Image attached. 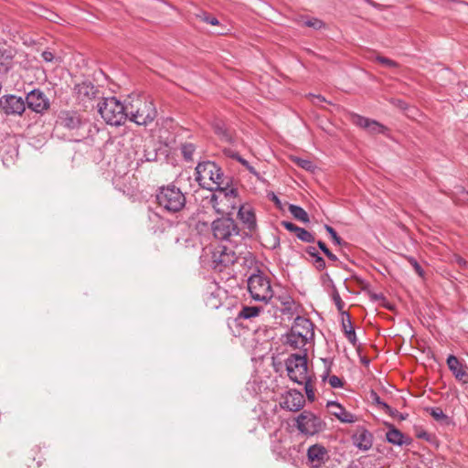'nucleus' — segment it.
I'll list each match as a JSON object with an SVG mask.
<instances>
[{
	"instance_id": "nucleus-6",
	"label": "nucleus",
	"mask_w": 468,
	"mask_h": 468,
	"mask_svg": "<svg viewBox=\"0 0 468 468\" xmlns=\"http://www.w3.org/2000/svg\"><path fill=\"white\" fill-rule=\"evenodd\" d=\"M285 366L289 378L297 384L302 385L312 378L308 374L306 350L303 354H291L285 360Z\"/></svg>"
},
{
	"instance_id": "nucleus-40",
	"label": "nucleus",
	"mask_w": 468,
	"mask_h": 468,
	"mask_svg": "<svg viewBox=\"0 0 468 468\" xmlns=\"http://www.w3.org/2000/svg\"><path fill=\"white\" fill-rule=\"evenodd\" d=\"M295 163L298 165V166L307 171H312L314 167L313 162L307 159L296 158Z\"/></svg>"
},
{
	"instance_id": "nucleus-53",
	"label": "nucleus",
	"mask_w": 468,
	"mask_h": 468,
	"mask_svg": "<svg viewBox=\"0 0 468 468\" xmlns=\"http://www.w3.org/2000/svg\"><path fill=\"white\" fill-rule=\"evenodd\" d=\"M417 436L418 438L424 439L427 441L431 440V435L427 431L419 432Z\"/></svg>"
},
{
	"instance_id": "nucleus-3",
	"label": "nucleus",
	"mask_w": 468,
	"mask_h": 468,
	"mask_svg": "<svg viewBox=\"0 0 468 468\" xmlns=\"http://www.w3.org/2000/svg\"><path fill=\"white\" fill-rule=\"evenodd\" d=\"M129 120L137 125L146 126L157 116V110L153 99L147 95H138L127 105Z\"/></svg>"
},
{
	"instance_id": "nucleus-56",
	"label": "nucleus",
	"mask_w": 468,
	"mask_h": 468,
	"mask_svg": "<svg viewBox=\"0 0 468 468\" xmlns=\"http://www.w3.org/2000/svg\"><path fill=\"white\" fill-rule=\"evenodd\" d=\"M237 161H238L239 163H240L244 167H247V166H249V165H250V163H249L247 160H245L243 157H241L240 155H239V157L237 159Z\"/></svg>"
},
{
	"instance_id": "nucleus-43",
	"label": "nucleus",
	"mask_w": 468,
	"mask_h": 468,
	"mask_svg": "<svg viewBox=\"0 0 468 468\" xmlns=\"http://www.w3.org/2000/svg\"><path fill=\"white\" fill-rule=\"evenodd\" d=\"M370 398L380 410L383 409V404H387L386 402L381 400L380 397L374 390L371 391Z\"/></svg>"
},
{
	"instance_id": "nucleus-39",
	"label": "nucleus",
	"mask_w": 468,
	"mask_h": 468,
	"mask_svg": "<svg viewBox=\"0 0 468 468\" xmlns=\"http://www.w3.org/2000/svg\"><path fill=\"white\" fill-rule=\"evenodd\" d=\"M325 230L330 235L331 239H333L334 243L336 245L342 244V239L338 236L337 232L335 230V229L329 225L324 226Z\"/></svg>"
},
{
	"instance_id": "nucleus-31",
	"label": "nucleus",
	"mask_w": 468,
	"mask_h": 468,
	"mask_svg": "<svg viewBox=\"0 0 468 468\" xmlns=\"http://www.w3.org/2000/svg\"><path fill=\"white\" fill-rule=\"evenodd\" d=\"M289 211L294 218L301 222L308 223L310 221L307 212L297 205H289Z\"/></svg>"
},
{
	"instance_id": "nucleus-13",
	"label": "nucleus",
	"mask_w": 468,
	"mask_h": 468,
	"mask_svg": "<svg viewBox=\"0 0 468 468\" xmlns=\"http://www.w3.org/2000/svg\"><path fill=\"white\" fill-rule=\"evenodd\" d=\"M351 122L370 134L385 133L388 131V128L378 121L361 116L356 113L351 116Z\"/></svg>"
},
{
	"instance_id": "nucleus-29",
	"label": "nucleus",
	"mask_w": 468,
	"mask_h": 468,
	"mask_svg": "<svg viewBox=\"0 0 468 468\" xmlns=\"http://www.w3.org/2000/svg\"><path fill=\"white\" fill-rule=\"evenodd\" d=\"M323 361L325 364V370H324V374L322 375L323 381H324L328 378V383L332 388H342L344 386V382L341 378H339L337 376H335V375L329 376L330 371H331L332 362H329L327 359H323Z\"/></svg>"
},
{
	"instance_id": "nucleus-8",
	"label": "nucleus",
	"mask_w": 468,
	"mask_h": 468,
	"mask_svg": "<svg viewBox=\"0 0 468 468\" xmlns=\"http://www.w3.org/2000/svg\"><path fill=\"white\" fill-rule=\"evenodd\" d=\"M296 427L302 433L314 435L324 431L326 423L313 412L303 410L296 419Z\"/></svg>"
},
{
	"instance_id": "nucleus-41",
	"label": "nucleus",
	"mask_w": 468,
	"mask_h": 468,
	"mask_svg": "<svg viewBox=\"0 0 468 468\" xmlns=\"http://www.w3.org/2000/svg\"><path fill=\"white\" fill-rule=\"evenodd\" d=\"M409 261L410 263L411 264V266L413 267L414 271L417 272V274L420 276V277H423L424 275V271L423 269L421 268V266L420 265V263L412 257H410L409 259Z\"/></svg>"
},
{
	"instance_id": "nucleus-18",
	"label": "nucleus",
	"mask_w": 468,
	"mask_h": 468,
	"mask_svg": "<svg viewBox=\"0 0 468 468\" xmlns=\"http://www.w3.org/2000/svg\"><path fill=\"white\" fill-rule=\"evenodd\" d=\"M326 407L330 409V413L343 423H354L356 417L347 411L341 404L336 401H327Z\"/></svg>"
},
{
	"instance_id": "nucleus-49",
	"label": "nucleus",
	"mask_w": 468,
	"mask_h": 468,
	"mask_svg": "<svg viewBox=\"0 0 468 468\" xmlns=\"http://www.w3.org/2000/svg\"><path fill=\"white\" fill-rule=\"evenodd\" d=\"M203 20L212 26L218 25V23H219L218 18H216L215 16H207V15L204 16Z\"/></svg>"
},
{
	"instance_id": "nucleus-35",
	"label": "nucleus",
	"mask_w": 468,
	"mask_h": 468,
	"mask_svg": "<svg viewBox=\"0 0 468 468\" xmlns=\"http://www.w3.org/2000/svg\"><path fill=\"white\" fill-rule=\"evenodd\" d=\"M303 25L308 27H312L315 30H319L325 27V24L316 17H312L303 21Z\"/></svg>"
},
{
	"instance_id": "nucleus-48",
	"label": "nucleus",
	"mask_w": 468,
	"mask_h": 468,
	"mask_svg": "<svg viewBox=\"0 0 468 468\" xmlns=\"http://www.w3.org/2000/svg\"><path fill=\"white\" fill-rule=\"evenodd\" d=\"M41 57L46 62H51V61H53V59L55 58L54 54L48 50L43 51L41 54Z\"/></svg>"
},
{
	"instance_id": "nucleus-16",
	"label": "nucleus",
	"mask_w": 468,
	"mask_h": 468,
	"mask_svg": "<svg viewBox=\"0 0 468 468\" xmlns=\"http://www.w3.org/2000/svg\"><path fill=\"white\" fill-rule=\"evenodd\" d=\"M73 90L77 100L82 102L92 101L99 92L98 89L90 81L76 84Z\"/></svg>"
},
{
	"instance_id": "nucleus-36",
	"label": "nucleus",
	"mask_w": 468,
	"mask_h": 468,
	"mask_svg": "<svg viewBox=\"0 0 468 468\" xmlns=\"http://www.w3.org/2000/svg\"><path fill=\"white\" fill-rule=\"evenodd\" d=\"M196 150V147L193 144H184L181 146V153L185 160L189 161L192 160L193 154Z\"/></svg>"
},
{
	"instance_id": "nucleus-58",
	"label": "nucleus",
	"mask_w": 468,
	"mask_h": 468,
	"mask_svg": "<svg viewBox=\"0 0 468 468\" xmlns=\"http://www.w3.org/2000/svg\"><path fill=\"white\" fill-rule=\"evenodd\" d=\"M280 247V239L279 237H275L274 238V243L272 245V249H276V248H279Z\"/></svg>"
},
{
	"instance_id": "nucleus-11",
	"label": "nucleus",
	"mask_w": 468,
	"mask_h": 468,
	"mask_svg": "<svg viewBox=\"0 0 468 468\" xmlns=\"http://www.w3.org/2000/svg\"><path fill=\"white\" fill-rule=\"evenodd\" d=\"M24 100L26 107L27 106L28 109L37 113L44 112L50 106L48 99L39 89H35L28 92Z\"/></svg>"
},
{
	"instance_id": "nucleus-54",
	"label": "nucleus",
	"mask_w": 468,
	"mask_h": 468,
	"mask_svg": "<svg viewBox=\"0 0 468 468\" xmlns=\"http://www.w3.org/2000/svg\"><path fill=\"white\" fill-rule=\"evenodd\" d=\"M367 3L378 9H383L385 7L384 5H382L377 2H374L372 0H367Z\"/></svg>"
},
{
	"instance_id": "nucleus-17",
	"label": "nucleus",
	"mask_w": 468,
	"mask_h": 468,
	"mask_svg": "<svg viewBox=\"0 0 468 468\" xmlns=\"http://www.w3.org/2000/svg\"><path fill=\"white\" fill-rule=\"evenodd\" d=\"M447 366L455 378L463 383H468V372L466 366H464L454 355H450L447 357Z\"/></svg>"
},
{
	"instance_id": "nucleus-46",
	"label": "nucleus",
	"mask_w": 468,
	"mask_h": 468,
	"mask_svg": "<svg viewBox=\"0 0 468 468\" xmlns=\"http://www.w3.org/2000/svg\"><path fill=\"white\" fill-rule=\"evenodd\" d=\"M162 219L163 218L159 214L153 212V211L148 212V220L150 222L157 223V222L161 221Z\"/></svg>"
},
{
	"instance_id": "nucleus-28",
	"label": "nucleus",
	"mask_w": 468,
	"mask_h": 468,
	"mask_svg": "<svg viewBox=\"0 0 468 468\" xmlns=\"http://www.w3.org/2000/svg\"><path fill=\"white\" fill-rule=\"evenodd\" d=\"M275 301L279 302L282 306V312L283 314H292L294 312L295 303L293 299L288 293H282V295L275 296L273 294V298Z\"/></svg>"
},
{
	"instance_id": "nucleus-15",
	"label": "nucleus",
	"mask_w": 468,
	"mask_h": 468,
	"mask_svg": "<svg viewBox=\"0 0 468 468\" xmlns=\"http://www.w3.org/2000/svg\"><path fill=\"white\" fill-rule=\"evenodd\" d=\"M373 434L365 427H358L352 436L353 444L361 451H368L373 445Z\"/></svg>"
},
{
	"instance_id": "nucleus-42",
	"label": "nucleus",
	"mask_w": 468,
	"mask_h": 468,
	"mask_svg": "<svg viewBox=\"0 0 468 468\" xmlns=\"http://www.w3.org/2000/svg\"><path fill=\"white\" fill-rule=\"evenodd\" d=\"M377 60L380 62L381 64L389 67V68H396L398 67V63L390 58H388L386 57L378 56L377 57Z\"/></svg>"
},
{
	"instance_id": "nucleus-7",
	"label": "nucleus",
	"mask_w": 468,
	"mask_h": 468,
	"mask_svg": "<svg viewBox=\"0 0 468 468\" xmlns=\"http://www.w3.org/2000/svg\"><path fill=\"white\" fill-rule=\"evenodd\" d=\"M248 290L255 301L268 303L273 298L270 280L260 271L249 277Z\"/></svg>"
},
{
	"instance_id": "nucleus-59",
	"label": "nucleus",
	"mask_w": 468,
	"mask_h": 468,
	"mask_svg": "<svg viewBox=\"0 0 468 468\" xmlns=\"http://www.w3.org/2000/svg\"><path fill=\"white\" fill-rule=\"evenodd\" d=\"M397 417H398L399 420H406V418L408 417V414H403V413H400V412H399V415H397Z\"/></svg>"
},
{
	"instance_id": "nucleus-64",
	"label": "nucleus",
	"mask_w": 468,
	"mask_h": 468,
	"mask_svg": "<svg viewBox=\"0 0 468 468\" xmlns=\"http://www.w3.org/2000/svg\"><path fill=\"white\" fill-rule=\"evenodd\" d=\"M362 362L365 364H368L369 361L367 359L364 358V359H362Z\"/></svg>"
},
{
	"instance_id": "nucleus-50",
	"label": "nucleus",
	"mask_w": 468,
	"mask_h": 468,
	"mask_svg": "<svg viewBox=\"0 0 468 468\" xmlns=\"http://www.w3.org/2000/svg\"><path fill=\"white\" fill-rule=\"evenodd\" d=\"M270 196H271V200L276 205V207L278 208L282 209V201L280 200V198L274 193H271Z\"/></svg>"
},
{
	"instance_id": "nucleus-34",
	"label": "nucleus",
	"mask_w": 468,
	"mask_h": 468,
	"mask_svg": "<svg viewBox=\"0 0 468 468\" xmlns=\"http://www.w3.org/2000/svg\"><path fill=\"white\" fill-rule=\"evenodd\" d=\"M295 235L300 240L303 242L313 243L315 241L314 235L301 227L297 228Z\"/></svg>"
},
{
	"instance_id": "nucleus-45",
	"label": "nucleus",
	"mask_w": 468,
	"mask_h": 468,
	"mask_svg": "<svg viewBox=\"0 0 468 468\" xmlns=\"http://www.w3.org/2000/svg\"><path fill=\"white\" fill-rule=\"evenodd\" d=\"M281 225L282 227H284L287 230L291 231V232H293L295 233L296 232V229L298 228V226H296L295 224H293L292 222H290V221H282L281 222Z\"/></svg>"
},
{
	"instance_id": "nucleus-60",
	"label": "nucleus",
	"mask_w": 468,
	"mask_h": 468,
	"mask_svg": "<svg viewBox=\"0 0 468 468\" xmlns=\"http://www.w3.org/2000/svg\"><path fill=\"white\" fill-rule=\"evenodd\" d=\"M44 461V458L42 456L38 457L37 461V465L39 467L42 463Z\"/></svg>"
},
{
	"instance_id": "nucleus-52",
	"label": "nucleus",
	"mask_w": 468,
	"mask_h": 468,
	"mask_svg": "<svg viewBox=\"0 0 468 468\" xmlns=\"http://www.w3.org/2000/svg\"><path fill=\"white\" fill-rule=\"evenodd\" d=\"M317 246L324 252V254H325L327 252V250H329L326 244L322 240L317 241Z\"/></svg>"
},
{
	"instance_id": "nucleus-57",
	"label": "nucleus",
	"mask_w": 468,
	"mask_h": 468,
	"mask_svg": "<svg viewBox=\"0 0 468 468\" xmlns=\"http://www.w3.org/2000/svg\"><path fill=\"white\" fill-rule=\"evenodd\" d=\"M156 158V154H145V160L148 161V162H151V161H154L155 160Z\"/></svg>"
},
{
	"instance_id": "nucleus-27",
	"label": "nucleus",
	"mask_w": 468,
	"mask_h": 468,
	"mask_svg": "<svg viewBox=\"0 0 468 468\" xmlns=\"http://www.w3.org/2000/svg\"><path fill=\"white\" fill-rule=\"evenodd\" d=\"M215 133L220 138L222 142L228 144H233L235 139L233 136V133L229 130L225 123L218 122L214 124Z\"/></svg>"
},
{
	"instance_id": "nucleus-44",
	"label": "nucleus",
	"mask_w": 468,
	"mask_h": 468,
	"mask_svg": "<svg viewBox=\"0 0 468 468\" xmlns=\"http://www.w3.org/2000/svg\"><path fill=\"white\" fill-rule=\"evenodd\" d=\"M382 410H383L386 414H388V415H389V416H391V417H394V418H395V417H397V415H399V410H397L396 409H394V408L390 407V406H389V405H388V404H383V409H382Z\"/></svg>"
},
{
	"instance_id": "nucleus-12",
	"label": "nucleus",
	"mask_w": 468,
	"mask_h": 468,
	"mask_svg": "<svg viewBox=\"0 0 468 468\" xmlns=\"http://www.w3.org/2000/svg\"><path fill=\"white\" fill-rule=\"evenodd\" d=\"M16 49L0 37V75L6 74L14 66Z\"/></svg>"
},
{
	"instance_id": "nucleus-38",
	"label": "nucleus",
	"mask_w": 468,
	"mask_h": 468,
	"mask_svg": "<svg viewBox=\"0 0 468 468\" xmlns=\"http://www.w3.org/2000/svg\"><path fill=\"white\" fill-rule=\"evenodd\" d=\"M332 299H333L337 310L343 314V312H345L343 310L345 307V303L341 299L340 294L335 286L333 287Z\"/></svg>"
},
{
	"instance_id": "nucleus-37",
	"label": "nucleus",
	"mask_w": 468,
	"mask_h": 468,
	"mask_svg": "<svg viewBox=\"0 0 468 468\" xmlns=\"http://www.w3.org/2000/svg\"><path fill=\"white\" fill-rule=\"evenodd\" d=\"M303 384H304V390L306 393L307 399L310 402H314L315 399V393H314V388L312 385V378L303 381Z\"/></svg>"
},
{
	"instance_id": "nucleus-61",
	"label": "nucleus",
	"mask_w": 468,
	"mask_h": 468,
	"mask_svg": "<svg viewBox=\"0 0 468 468\" xmlns=\"http://www.w3.org/2000/svg\"><path fill=\"white\" fill-rule=\"evenodd\" d=\"M346 468H359V466L354 463H351L349 465H347Z\"/></svg>"
},
{
	"instance_id": "nucleus-20",
	"label": "nucleus",
	"mask_w": 468,
	"mask_h": 468,
	"mask_svg": "<svg viewBox=\"0 0 468 468\" xmlns=\"http://www.w3.org/2000/svg\"><path fill=\"white\" fill-rule=\"evenodd\" d=\"M388 430L386 432V441L396 446H403V445H410L412 442V439L409 436H406L402 433L399 429H397L393 424L388 425Z\"/></svg>"
},
{
	"instance_id": "nucleus-62",
	"label": "nucleus",
	"mask_w": 468,
	"mask_h": 468,
	"mask_svg": "<svg viewBox=\"0 0 468 468\" xmlns=\"http://www.w3.org/2000/svg\"><path fill=\"white\" fill-rule=\"evenodd\" d=\"M315 99H317L318 101H325L324 97L320 96V95H317V96H314Z\"/></svg>"
},
{
	"instance_id": "nucleus-33",
	"label": "nucleus",
	"mask_w": 468,
	"mask_h": 468,
	"mask_svg": "<svg viewBox=\"0 0 468 468\" xmlns=\"http://www.w3.org/2000/svg\"><path fill=\"white\" fill-rule=\"evenodd\" d=\"M431 416L437 421L444 422L449 424V417L442 411L439 407L430 408L427 410Z\"/></svg>"
},
{
	"instance_id": "nucleus-63",
	"label": "nucleus",
	"mask_w": 468,
	"mask_h": 468,
	"mask_svg": "<svg viewBox=\"0 0 468 468\" xmlns=\"http://www.w3.org/2000/svg\"><path fill=\"white\" fill-rule=\"evenodd\" d=\"M398 105L400 107V108H404V105H405V102L402 101H398Z\"/></svg>"
},
{
	"instance_id": "nucleus-24",
	"label": "nucleus",
	"mask_w": 468,
	"mask_h": 468,
	"mask_svg": "<svg viewBox=\"0 0 468 468\" xmlns=\"http://www.w3.org/2000/svg\"><path fill=\"white\" fill-rule=\"evenodd\" d=\"M309 339L305 338L303 335H300L298 331L290 330L286 335V344L293 349H302L308 343Z\"/></svg>"
},
{
	"instance_id": "nucleus-4",
	"label": "nucleus",
	"mask_w": 468,
	"mask_h": 468,
	"mask_svg": "<svg viewBox=\"0 0 468 468\" xmlns=\"http://www.w3.org/2000/svg\"><path fill=\"white\" fill-rule=\"evenodd\" d=\"M155 197L158 206L172 214L183 210L186 204L185 194L173 183L158 187Z\"/></svg>"
},
{
	"instance_id": "nucleus-51",
	"label": "nucleus",
	"mask_w": 468,
	"mask_h": 468,
	"mask_svg": "<svg viewBox=\"0 0 468 468\" xmlns=\"http://www.w3.org/2000/svg\"><path fill=\"white\" fill-rule=\"evenodd\" d=\"M330 261L334 262H338L339 260L336 255H335L330 250L324 254Z\"/></svg>"
},
{
	"instance_id": "nucleus-1",
	"label": "nucleus",
	"mask_w": 468,
	"mask_h": 468,
	"mask_svg": "<svg viewBox=\"0 0 468 468\" xmlns=\"http://www.w3.org/2000/svg\"><path fill=\"white\" fill-rule=\"evenodd\" d=\"M211 230L220 244L212 252V267L222 272L233 265L244 253L243 235L237 222L231 218H219L211 224Z\"/></svg>"
},
{
	"instance_id": "nucleus-2",
	"label": "nucleus",
	"mask_w": 468,
	"mask_h": 468,
	"mask_svg": "<svg viewBox=\"0 0 468 468\" xmlns=\"http://www.w3.org/2000/svg\"><path fill=\"white\" fill-rule=\"evenodd\" d=\"M196 180L203 188L224 192L225 196H237V189L229 188V179L215 162H199L196 167Z\"/></svg>"
},
{
	"instance_id": "nucleus-21",
	"label": "nucleus",
	"mask_w": 468,
	"mask_h": 468,
	"mask_svg": "<svg viewBox=\"0 0 468 468\" xmlns=\"http://www.w3.org/2000/svg\"><path fill=\"white\" fill-rule=\"evenodd\" d=\"M238 218L243 223L250 232H254L257 229V220L254 210L248 205L240 206L238 211Z\"/></svg>"
},
{
	"instance_id": "nucleus-47",
	"label": "nucleus",
	"mask_w": 468,
	"mask_h": 468,
	"mask_svg": "<svg viewBox=\"0 0 468 468\" xmlns=\"http://www.w3.org/2000/svg\"><path fill=\"white\" fill-rule=\"evenodd\" d=\"M223 153H224V154H225L226 156L230 157V158H232V159H234V160H237V159L239 157V153H237V152L233 151V150H231V149H229V148H228V149H227V148H226V149H224V150H223Z\"/></svg>"
},
{
	"instance_id": "nucleus-19",
	"label": "nucleus",
	"mask_w": 468,
	"mask_h": 468,
	"mask_svg": "<svg viewBox=\"0 0 468 468\" xmlns=\"http://www.w3.org/2000/svg\"><path fill=\"white\" fill-rule=\"evenodd\" d=\"M58 122L69 130H77L82 124L80 115L75 111H63L58 116Z\"/></svg>"
},
{
	"instance_id": "nucleus-25",
	"label": "nucleus",
	"mask_w": 468,
	"mask_h": 468,
	"mask_svg": "<svg viewBox=\"0 0 468 468\" xmlns=\"http://www.w3.org/2000/svg\"><path fill=\"white\" fill-rule=\"evenodd\" d=\"M342 327L348 341L352 344L353 346H356L357 341L356 335L352 325L350 315L347 312H343Z\"/></svg>"
},
{
	"instance_id": "nucleus-5",
	"label": "nucleus",
	"mask_w": 468,
	"mask_h": 468,
	"mask_svg": "<svg viewBox=\"0 0 468 468\" xmlns=\"http://www.w3.org/2000/svg\"><path fill=\"white\" fill-rule=\"evenodd\" d=\"M98 112L107 124L121 126L128 119V107L115 97L104 98L98 103Z\"/></svg>"
},
{
	"instance_id": "nucleus-32",
	"label": "nucleus",
	"mask_w": 468,
	"mask_h": 468,
	"mask_svg": "<svg viewBox=\"0 0 468 468\" xmlns=\"http://www.w3.org/2000/svg\"><path fill=\"white\" fill-rule=\"evenodd\" d=\"M261 311L262 307L260 306H243L238 314V318L250 319L258 316Z\"/></svg>"
},
{
	"instance_id": "nucleus-10",
	"label": "nucleus",
	"mask_w": 468,
	"mask_h": 468,
	"mask_svg": "<svg viewBox=\"0 0 468 468\" xmlns=\"http://www.w3.org/2000/svg\"><path fill=\"white\" fill-rule=\"evenodd\" d=\"M329 460V452L324 445L315 443L308 447L306 464L310 468H322Z\"/></svg>"
},
{
	"instance_id": "nucleus-22",
	"label": "nucleus",
	"mask_w": 468,
	"mask_h": 468,
	"mask_svg": "<svg viewBox=\"0 0 468 468\" xmlns=\"http://www.w3.org/2000/svg\"><path fill=\"white\" fill-rule=\"evenodd\" d=\"M291 329L298 331L300 335H303L305 338H308L309 340L313 339L314 335L313 323L311 322V320L302 316H297L294 319L293 324Z\"/></svg>"
},
{
	"instance_id": "nucleus-30",
	"label": "nucleus",
	"mask_w": 468,
	"mask_h": 468,
	"mask_svg": "<svg viewBox=\"0 0 468 468\" xmlns=\"http://www.w3.org/2000/svg\"><path fill=\"white\" fill-rule=\"evenodd\" d=\"M305 251L309 256L314 258V264L318 271H323L325 269V261L314 247L309 246L306 248Z\"/></svg>"
},
{
	"instance_id": "nucleus-23",
	"label": "nucleus",
	"mask_w": 468,
	"mask_h": 468,
	"mask_svg": "<svg viewBox=\"0 0 468 468\" xmlns=\"http://www.w3.org/2000/svg\"><path fill=\"white\" fill-rule=\"evenodd\" d=\"M220 289L216 285H209L206 292L205 302L207 307L211 309H218L221 305V299L219 297Z\"/></svg>"
},
{
	"instance_id": "nucleus-26",
	"label": "nucleus",
	"mask_w": 468,
	"mask_h": 468,
	"mask_svg": "<svg viewBox=\"0 0 468 468\" xmlns=\"http://www.w3.org/2000/svg\"><path fill=\"white\" fill-rule=\"evenodd\" d=\"M218 193H212L208 198V203L215 209V211L218 214L225 213V209L221 206V203L224 199L228 200L231 197H235L236 196H225L224 192L217 191Z\"/></svg>"
},
{
	"instance_id": "nucleus-9",
	"label": "nucleus",
	"mask_w": 468,
	"mask_h": 468,
	"mask_svg": "<svg viewBox=\"0 0 468 468\" xmlns=\"http://www.w3.org/2000/svg\"><path fill=\"white\" fill-rule=\"evenodd\" d=\"M0 110L5 115L21 116L26 111V101L14 94L3 95L0 97Z\"/></svg>"
},
{
	"instance_id": "nucleus-55",
	"label": "nucleus",
	"mask_w": 468,
	"mask_h": 468,
	"mask_svg": "<svg viewBox=\"0 0 468 468\" xmlns=\"http://www.w3.org/2000/svg\"><path fill=\"white\" fill-rule=\"evenodd\" d=\"M245 168H246V169H247L250 174H252V175L256 176L257 177H259V176H260V175H259V173L256 171V169H255L252 165H249V166H247V167H245Z\"/></svg>"
},
{
	"instance_id": "nucleus-14",
	"label": "nucleus",
	"mask_w": 468,
	"mask_h": 468,
	"mask_svg": "<svg viewBox=\"0 0 468 468\" xmlns=\"http://www.w3.org/2000/svg\"><path fill=\"white\" fill-rule=\"evenodd\" d=\"M304 403L305 400L303 393L296 389H292L283 397L281 407L290 411H298L304 406Z\"/></svg>"
}]
</instances>
